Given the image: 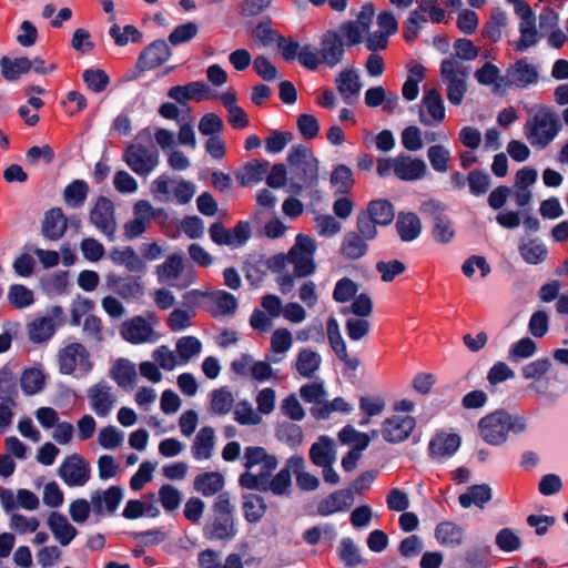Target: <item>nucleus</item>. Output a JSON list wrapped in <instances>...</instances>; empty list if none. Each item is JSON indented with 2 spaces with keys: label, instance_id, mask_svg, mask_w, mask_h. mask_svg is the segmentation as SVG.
<instances>
[{
  "label": "nucleus",
  "instance_id": "nucleus-1",
  "mask_svg": "<svg viewBox=\"0 0 568 568\" xmlns=\"http://www.w3.org/2000/svg\"><path fill=\"white\" fill-rule=\"evenodd\" d=\"M290 165L288 192L302 194L310 189L311 193L317 195L314 187L318 183V160L312 151L304 145H294L287 154Z\"/></svg>",
  "mask_w": 568,
  "mask_h": 568
},
{
  "label": "nucleus",
  "instance_id": "nucleus-2",
  "mask_svg": "<svg viewBox=\"0 0 568 568\" xmlns=\"http://www.w3.org/2000/svg\"><path fill=\"white\" fill-rule=\"evenodd\" d=\"M560 129V119L550 106L535 104L528 110L523 131L532 148L544 150L557 138Z\"/></svg>",
  "mask_w": 568,
  "mask_h": 568
},
{
  "label": "nucleus",
  "instance_id": "nucleus-3",
  "mask_svg": "<svg viewBox=\"0 0 568 568\" xmlns=\"http://www.w3.org/2000/svg\"><path fill=\"white\" fill-rule=\"evenodd\" d=\"M528 429V419L521 414H510L504 409L495 410L480 418L479 435L487 444L499 446L507 442L508 435H519Z\"/></svg>",
  "mask_w": 568,
  "mask_h": 568
},
{
  "label": "nucleus",
  "instance_id": "nucleus-4",
  "mask_svg": "<svg viewBox=\"0 0 568 568\" xmlns=\"http://www.w3.org/2000/svg\"><path fill=\"white\" fill-rule=\"evenodd\" d=\"M345 54V43L337 30L328 29L320 38V48L307 44L301 52V64L316 70L320 64L334 68L341 63Z\"/></svg>",
  "mask_w": 568,
  "mask_h": 568
},
{
  "label": "nucleus",
  "instance_id": "nucleus-5",
  "mask_svg": "<svg viewBox=\"0 0 568 568\" xmlns=\"http://www.w3.org/2000/svg\"><path fill=\"white\" fill-rule=\"evenodd\" d=\"M151 140V130L143 129L124 150L123 161L138 175L146 176L159 165L160 154Z\"/></svg>",
  "mask_w": 568,
  "mask_h": 568
},
{
  "label": "nucleus",
  "instance_id": "nucleus-6",
  "mask_svg": "<svg viewBox=\"0 0 568 568\" xmlns=\"http://www.w3.org/2000/svg\"><path fill=\"white\" fill-rule=\"evenodd\" d=\"M316 244L313 239L307 235L298 234L295 244L288 251L287 255H280L275 257V264L285 267L293 265L294 275L297 277H305L314 273V253Z\"/></svg>",
  "mask_w": 568,
  "mask_h": 568
},
{
  "label": "nucleus",
  "instance_id": "nucleus-7",
  "mask_svg": "<svg viewBox=\"0 0 568 568\" xmlns=\"http://www.w3.org/2000/svg\"><path fill=\"white\" fill-rule=\"evenodd\" d=\"M376 171L381 178L394 173L402 181H416L426 175L427 165L422 159L400 153L395 158L378 159Z\"/></svg>",
  "mask_w": 568,
  "mask_h": 568
},
{
  "label": "nucleus",
  "instance_id": "nucleus-8",
  "mask_svg": "<svg viewBox=\"0 0 568 568\" xmlns=\"http://www.w3.org/2000/svg\"><path fill=\"white\" fill-rule=\"evenodd\" d=\"M469 72L470 68L456 58H447L442 61L440 79L446 84V94L450 104L459 105L463 102Z\"/></svg>",
  "mask_w": 568,
  "mask_h": 568
},
{
  "label": "nucleus",
  "instance_id": "nucleus-9",
  "mask_svg": "<svg viewBox=\"0 0 568 568\" xmlns=\"http://www.w3.org/2000/svg\"><path fill=\"white\" fill-rule=\"evenodd\" d=\"M291 473L288 460L284 468H282L272 480L268 479L271 474H254L245 471L240 476V485L247 489H256L260 491L271 490L273 494L283 496L290 493L291 488Z\"/></svg>",
  "mask_w": 568,
  "mask_h": 568
},
{
  "label": "nucleus",
  "instance_id": "nucleus-10",
  "mask_svg": "<svg viewBox=\"0 0 568 568\" xmlns=\"http://www.w3.org/2000/svg\"><path fill=\"white\" fill-rule=\"evenodd\" d=\"M159 323L153 313L146 316H134L125 321L120 328L122 338L131 344H154L160 339V334L154 329Z\"/></svg>",
  "mask_w": 568,
  "mask_h": 568
},
{
  "label": "nucleus",
  "instance_id": "nucleus-11",
  "mask_svg": "<svg viewBox=\"0 0 568 568\" xmlns=\"http://www.w3.org/2000/svg\"><path fill=\"white\" fill-rule=\"evenodd\" d=\"M85 394L89 408L99 418L109 417L119 402L118 390L106 381L91 385Z\"/></svg>",
  "mask_w": 568,
  "mask_h": 568
},
{
  "label": "nucleus",
  "instance_id": "nucleus-12",
  "mask_svg": "<svg viewBox=\"0 0 568 568\" xmlns=\"http://www.w3.org/2000/svg\"><path fill=\"white\" fill-rule=\"evenodd\" d=\"M445 205L436 200H428L422 203L420 213L433 221L432 234L436 242L447 244L455 236V229L452 220L445 213Z\"/></svg>",
  "mask_w": 568,
  "mask_h": 568
},
{
  "label": "nucleus",
  "instance_id": "nucleus-13",
  "mask_svg": "<svg viewBox=\"0 0 568 568\" xmlns=\"http://www.w3.org/2000/svg\"><path fill=\"white\" fill-rule=\"evenodd\" d=\"M185 271L182 254H171L161 265L156 267V275L160 283H165L179 290L186 288L194 282L192 271Z\"/></svg>",
  "mask_w": 568,
  "mask_h": 568
},
{
  "label": "nucleus",
  "instance_id": "nucleus-14",
  "mask_svg": "<svg viewBox=\"0 0 568 568\" xmlns=\"http://www.w3.org/2000/svg\"><path fill=\"white\" fill-rule=\"evenodd\" d=\"M539 72L535 64L528 62L527 59H518L510 64L505 74L497 83L498 89L515 87L518 89H527L538 82Z\"/></svg>",
  "mask_w": 568,
  "mask_h": 568
},
{
  "label": "nucleus",
  "instance_id": "nucleus-15",
  "mask_svg": "<svg viewBox=\"0 0 568 568\" xmlns=\"http://www.w3.org/2000/svg\"><path fill=\"white\" fill-rule=\"evenodd\" d=\"M89 220L98 231L105 235L110 241H114L118 223L115 219L114 203L110 199L99 196L90 210Z\"/></svg>",
  "mask_w": 568,
  "mask_h": 568
},
{
  "label": "nucleus",
  "instance_id": "nucleus-16",
  "mask_svg": "<svg viewBox=\"0 0 568 568\" xmlns=\"http://www.w3.org/2000/svg\"><path fill=\"white\" fill-rule=\"evenodd\" d=\"M59 369L70 375L75 371L88 374L92 369V362L88 349L80 343H71L58 353Z\"/></svg>",
  "mask_w": 568,
  "mask_h": 568
},
{
  "label": "nucleus",
  "instance_id": "nucleus-17",
  "mask_svg": "<svg viewBox=\"0 0 568 568\" xmlns=\"http://www.w3.org/2000/svg\"><path fill=\"white\" fill-rule=\"evenodd\" d=\"M58 475L69 487L84 486L90 479V464L81 455L72 454L60 465Z\"/></svg>",
  "mask_w": 568,
  "mask_h": 568
},
{
  "label": "nucleus",
  "instance_id": "nucleus-18",
  "mask_svg": "<svg viewBox=\"0 0 568 568\" xmlns=\"http://www.w3.org/2000/svg\"><path fill=\"white\" fill-rule=\"evenodd\" d=\"M418 113L419 122L426 126H436L445 120L444 100L436 89L424 91Z\"/></svg>",
  "mask_w": 568,
  "mask_h": 568
},
{
  "label": "nucleus",
  "instance_id": "nucleus-19",
  "mask_svg": "<svg viewBox=\"0 0 568 568\" xmlns=\"http://www.w3.org/2000/svg\"><path fill=\"white\" fill-rule=\"evenodd\" d=\"M515 13L520 20V38L514 44V48L516 51L523 52L526 49L535 45L540 37L536 28V17L528 4H518Z\"/></svg>",
  "mask_w": 568,
  "mask_h": 568
},
{
  "label": "nucleus",
  "instance_id": "nucleus-20",
  "mask_svg": "<svg viewBox=\"0 0 568 568\" xmlns=\"http://www.w3.org/2000/svg\"><path fill=\"white\" fill-rule=\"evenodd\" d=\"M92 514L97 518L112 515L116 511L123 499V489L120 486H111L108 489L94 490L90 495Z\"/></svg>",
  "mask_w": 568,
  "mask_h": 568
},
{
  "label": "nucleus",
  "instance_id": "nucleus-21",
  "mask_svg": "<svg viewBox=\"0 0 568 568\" xmlns=\"http://www.w3.org/2000/svg\"><path fill=\"white\" fill-rule=\"evenodd\" d=\"M415 426L416 420L414 417L394 415L383 422L381 434L388 443H402L409 437Z\"/></svg>",
  "mask_w": 568,
  "mask_h": 568
},
{
  "label": "nucleus",
  "instance_id": "nucleus-22",
  "mask_svg": "<svg viewBox=\"0 0 568 568\" xmlns=\"http://www.w3.org/2000/svg\"><path fill=\"white\" fill-rule=\"evenodd\" d=\"M172 51L164 40H155L140 53L136 65L140 70H152L166 62Z\"/></svg>",
  "mask_w": 568,
  "mask_h": 568
},
{
  "label": "nucleus",
  "instance_id": "nucleus-23",
  "mask_svg": "<svg viewBox=\"0 0 568 568\" xmlns=\"http://www.w3.org/2000/svg\"><path fill=\"white\" fill-rule=\"evenodd\" d=\"M62 315L60 307H54L51 315L38 317L28 324V335L33 343H42L51 338L59 323L55 317Z\"/></svg>",
  "mask_w": 568,
  "mask_h": 568
},
{
  "label": "nucleus",
  "instance_id": "nucleus-24",
  "mask_svg": "<svg viewBox=\"0 0 568 568\" xmlns=\"http://www.w3.org/2000/svg\"><path fill=\"white\" fill-rule=\"evenodd\" d=\"M244 467L251 471L256 466L261 467L258 474H271L277 467V459L268 454L263 447L250 446L244 450Z\"/></svg>",
  "mask_w": 568,
  "mask_h": 568
},
{
  "label": "nucleus",
  "instance_id": "nucleus-25",
  "mask_svg": "<svg viewBox=\"0 0 568 568\" xmlns=\"http://www.w3.org/2000/svg\"><path fill=\"white\" fill-rule=\"evenodd\" d=\"M335 83L345 103L353 104L357 101L362 83L358 73L354 69H345L339 72Z\"/></svg>",
  "mask_w": 568,
  "mask_h": 568
},
{
  "label": "nucleus",
  "instance_id": "nucleus-26",
  "mask_svg": "<svg viewBox=\"0 0 568 568\" xmlns=\"http://www.w3.org/2000/svg\"><path fill=\"white\" fill-rule=\"evenodd\" d=\"M210 88L203 81L190 82L185 85L172 87L168 97L180 104H185L189 100L202 101L210 97Z\"/></svg>",
  "mask_w": 568,
  "mask_h": 568
},
{
  "label": "nucleus",
  "instance_id": "nucleus-27",
  "mask_svg": "<svg viewBox=\"0 0 568 568\" xmlns=\"http://www.w3.org/2000/svg\"><path fill=\"white\" fill-rule=\"evenodd\" d=\"M106 284L123 298L136 300L144 294V285L139 277L108 275Z\"/></svg>",
  "mask_w": 568,
  "mask_h": 568
},
{
  "label": "nucleus",
  "instance_id": "nucleus-28",
  "mask_svg": "<svg viewBox=\"0 0 568 568\" xmlns=\"http://www.w3.org/2000/svg\"><path fill=\"white\" fill-rule=\"evenodd\" d=\"M115 265L124 266L131 273H144L146 263L131 246L116 247L109 254Z\"/></svg>",
  "mask_w": 568,
  "mask_h": 568
},
{
  "label": "nucleus",
  "instance_id": "nucleus-29",
  "mask_svg": "<svg viewBox=\"0 0 568 568\" xmlns=\"http://www.w3.org/2000/svg\"><path fill=\"white\" fill-rule=\"evenodd\" d=\"M215 448V432L211 426L202 427L191 446L192 456L196 460H207Z\"/></svg>",
  "mask_w": 568,
  "mask_h": 568
},
{
  "label": "nucleus",
  "instance_id": "nucleus-30",
  "mask_svg": "<svg viewBox=\"0 0 568 568\" xmlns=\"http://www.w3.org/2000/svg\"><path fill=\"white\" fill-rule=\"evenodd\" d=\"M460 446V437L456 434L438 433L429 442V454L442 459L452 456Z\"/></svg>",
  "mask_w": 568,
  "mask_h": 568
},
{
  "label": "nucleus",
  "instance_id": "nucleus-31",
  "mask_svg": "<svg viewBox=\"0 0 568 568\" xmlns=\"http://www.w3.org/2000/svg\"><path fill=\"white\" fill-rule=\"evenodd\" d=\"M209 310L215 317L231 316L237 308V300L235 296L225 291H215L207 295Z\"/></svg>",
  "mask_w": 568,
  "mask_h": 568
},
{
  "label": "nucleus",
  "instance_id": "nucleus-32",
  "mask_svg": "<svg viewBox=\"0 0 568 568\" xmlns=\"http://www.w3.org/2000/svg\"><path fill=\"white\" fill-rule=\"evenodd\" d=\"M288 467L292 469L300 489L313 491L320 487V479L306 470L305 459L302 456L290 457Z\"/></svg>",
  "mask_w": 568,
  "mask_h": 568
},
{
  "label": "nucleus",
  "instance_id": "nucleus-33",
  "mask_svg": "<svg viewBox=\"0 0 568 568\" xmlns=\"http://www.w3.org/2000/svg\"><path fill=\"white\" fill-rule=\"evenodd\" d=\"M310 459L318 467L333 465L336 460L333 440L326 436L320 437L310 448Z\"/></svg>",
  "mask_w": 568,
  "mask_h": 568
},
{
  "label": "nucleus",
  "instance_id": "nucleus-34",
  "mask_svg": "<svg viewBox=\"0 0 568 568\" xmlns=\"http://www.w3.org/2000/svg\"><path fill=\"white\" fill-rule=\"evenodd\" d=\"M368 252V244L358 233L348 231L344 234L339 253L346 260H358Z\"/></svg>",
  "mask_w": 568,
  "mask_h": 568
},
{
  "label": "nucleus",
  "instance_id": "nucleus-35",
  "mask_svg": "<svg viewBox=\"0 0 568 568\" xmlns=\"http://www.w3.org/2000/svg\"><path fill=\"white\" fill-rule=\"evenodd\" d=\"M396 231L404 242L416 240L422 232V223L419 217L414 213L400 212L395 224Z\"/></svg>",
  "mask_w": 568,
  "mask_h": 568
},
{
  "label": "nucleus",
  "instance_id": "nucleus-36",
  "mask_svg": "<svg viewBox=\"0 0 568 568\" xmlns=\"http://www.w3.org/2000/svg\"><path fill=\"white\" fill-rule=\"evenodd\" d=\"M322 364L321 355L311 348H303L298 352L295 359V369L304 378H312L320 369Z\"/></svg>",
  "mask_w": 568,
  "mask_h": 568
},
{
  "label": "nucleus",
  "instance_id": "nucleus-37",
  "mask_svg": "<svg viewBox=\"0 0 568 568\" xmlns=\"http://www.w3.org/2000/svg\"><path fill=\"white\" fill-rule=\"evenodd\" d=\"M354 503L349 490H337L318 504L317 511L321 515H328L348 509Z\"/></svg>",
  "mask_w": 568,
  "mask_h": 568
},
{
  "label": "nucleus",
  "instance_id": "nucleus-38",
  "mask_svg": "<svg viewBox=\"0 0 568 568\" xmlns=\"http://www.w3.org/2000/svg\"><path fill=\"white\" fill-rule=\"evenodd\" d=\"M365 213L378 225H389L395 217L394 205L385 199L368 202Z\"/></svg>",
  "mask_w": 568,
  "mask_h": 568
},
{
  "label": "nucleus",
  "instance_id": "nucleus-39",
  "mask_svg": "<svg viewBox=\"0 0 568 568\" xmlns=\"http://www.w3.org/2000/svg\"><path fill=\"white\" fill-rule=\"evenodd\" d=\"M493 497L491 488L486 484L473 485L459 495L458 501L463 508L476 506L483 508Z\"/></svg>",
  "mask_w": 568,
  "mask_h": 568
},
{
  "label": "nucleus",
  "instance_id": "nucleus-40",
  "mask_svg": "<svg viewBox=\"0 0 568 568\" xmlns=\"http://www.w3.org/2000/svg\"><path fill=\"white\" fill-rule=\"evenodd\" d=\"M67 230V219L61 209H52L47 212L42 223V233L47 239L59 240Z\"/></svg>",
  "mask_w": 568,
  "mask_h": 568
},
{
  "label": "nucleus",
  "instance_id": "nucleus-41",
  "mask_svg": "<svg viewBox=\"0 0 568 568\" xmlns=\"http://www.w3.org/2000/svg\"><path fill=\"white\" fill-rule=\"evenodd\" d=\"M160 515V509L155 501H143L140 499H130L122 511V516L129 520H135L142 517L155 518Z\"/></svg>",
  "mask_w": 568,
  "mask_h": 568
},
{
  "label": "nucleus",
  "instance_id": "nucleus-42",
  "mask_svg": "<svg viewBox=\"0 0 568 568\" xmlns=\"http://www.w3.org/2000/svg\"><path fill=\"white\" fill-rule=\"evenodd\" d=\"M214 513H215V531H224L226 532L229 529L233 528V506L231 505L230 498L227 494L219 495L215 504H214Z\"/></svg>",
  "mask_w": 568,
  "mask_h": 568
},
{
  "label": "nucleus",
  "instance_id": "nucleus-43",
  "mask_svg": "<svg viewBox=\"0 0 568 568\" xmlns=\"http://www.w3.org/2000/svg\"><path fill=\"white\" fill-rule=\"evenodd\" d=\"M224 487V477L217 471L199 474L194 478V489L205 497L217 494Z\"/></svg>",
  "mask_w": 568,
  "mask_h": 568
},
{
  "label": "nucleus",
  "instance_id": "nucleus-44",
  "mask_svg": "<svg viewBox=\"0 0 568 568\" xmlns=\"http://www.w3.org/2000/svg\"><path fill=\"white\" fill-rule=\"evenodd\" d=\"M118 386L125 388L134 384L136 379L135 365L125 358L118 359L109 373Z\"/></svg>",
  "mask_w": 568,
  "mask_h": 568
},
{
  "label": "nucleus",
  "instance_id": "nucleus-45",
  "mask_svg": "<svg viewBox=\"0 0 568 568\" xmlns=\"http://www.w3.org/2000/svg\"><path fill=\"white\" fill-rule=\"evenodd\" d=\"M1 74L7 81H14L21 74L28 73L32 68V62L26 57L10 59L2 57L0 60Z\"/></svg>",
  "mask_w": 568,
  "mask_h": 568
},
{
  "label": "nucleus",
  "instance_id": "nucleus-46",
  "mask_svg": "<svg viewBox=\"0 0 568 568\" xmlns=\"http://www.w3.org/2000/svg\"><path fill=\"white\" fill-rule=\"evenodd\" d=\"M267 165V162L251 161L236 173V179L243 186L254 185L264 179Z\"/></svg>",
  "mask_w": 568,
  "mask_h": 568
},
{
  "label": "nucleus",
  "instance_id": "nucleus-47",
  "mask_svg": "<svg viewBox=\"0 0 568 568\" xmlns=\"http://www.w3.org/2000/svg\"><path fill=\"white\" fill-rule=\"evenodd\" d=\"M518 250L523 260L531 265L542 263L548 255L546 245L536 239L523 242Z\"/></svg>",
  "mask_w": 568,
  "mask_h": 568
},
{
  "label": "nucleus",
  "instance_id": "nucleus-48",
  "mask_svg": "<svg viewBox=\"0 0 568 568\" xmlns=\"http://www.w3.org/2000/svg\"><path fill=\"white\" fill-rule=\"evenodd\" d=\"M89 194V185L83 180H74L63 191V200L68 206L81 207Z\"/></svg>",
  "mask_w": 568,
  "mask_h": 568
},
{
  "label": "nucleus",
  "instance_id": "nucleus-49",
  "mask_svg": "<svg viewBox=\"0 0 568 568\" xmlns=\"http://www.w3.org/2000/svg\"><path fill=\"white\" fill-rule=\"evenodd\" d=\"M337 555L339 560L344 564V566L348 568H355L359 565L365 564L363 559L359 548L354 544L351 538H344L338 548Z\"/></svg>",
  "mask_w": 568,
  "mask_h": 568
},
{
  "label": "nucleus",
  "instance_id": "nucleus-50",
  "mask_svg": "<svg viewBox=\"0 0 568 568\" xmlns=\"http://www.w3.org/2000/svg\"><path fill=\"white\" fill-rule=\"evenodd\" d=\"M422 3L414 9L403 24V36L407 42H413L418 37L419 29L427 22L426 12L420 11Z\"/></svg>",
  "mask_w": 568,
  "mask_h": 568
},
{
  "label": "nucleus",
  "instance_id": "nucleus-51",
  "mask_svg": "<svg viewBox=\"0 0 568 568\" xmlns=\"http://www.w3.org/2000/svg\"><path fill=\"white\" fill-rule=\"evenodd\" d=\"M45 384V375L38 368L26 369L20 378V386L28 396L40 393Z\"/></svg>",
  "mask_w": 568,
  "mask_h": 568
},
{
  "label": "nucleus",
  "instance_id": "nucleus-52",
  "mask_svg": "<svg viewBox=\"0 0 568 568\" xmlns=\"http://www.w3.org/2000/svg\"><path fill=\"white\" fill-rule=\"evenodd\" d=\"M202 351V343L195 336H183L176 342V353L181 364H186Z\"/></svg>",
  "mask_w": 568,
  "mask_h": 568
},
{
  "label": "nucleus",
  "instance_id": "nucleus-53",
  "mask_svg": "<svg viewBox=\"0 0 568 568\" xmlns=\"http://www.w3.org/2000/svg\"><path fill=\"white\" fill-rule=\"evenodd\" d=\"M425 77V68L422 64H415L409 70V75L403 84L402 93L407 101H413L418 97L419 82Z\"/></svg>",
  "mask_w": 568,
  "mask_h": 568
},
{
  "label": "nucleus",
  "instance_id": "nucleus-54",
  "mask_svg": "<svg viewBox=\"0 0 568 568\" xmlns=\"http://www.w3.org/2000/svg\"><path fill=\"white\" fill-rule=\"evenodd\" d=\"M175 180H172L169 175L162 174L158 176L151 184V193L154 199L161 203H168L173 201V185Z\"/></svg>",
  "mask_w": 568,
  "mask_h": 568
},
{
  "label": "nucleus",
  "instance_id": "nucleus-55",
  "mask_svg": "<svg viewBox=\"0 0 568 568\" xmlns=\"http://www.w3.org/2000/svg\"><path fill=\"white\" fill-rule=\"evenodd\" d=\"M234 419L241 425H258L262 423V416L255 410L248 400H241L235 405Z\"/></svg>",
  "mask_w": 568,
  "mask_h": 568
},
{
  "label": "nucleus",
  "instance_id": "nucleus-56",
  "mask_svg": "<svg viewBox=\"0 0 568 568\" xmlns=\"http://www.w3.org/2000/svg\"><path fill=\"white\" fill-rule=\"evenodd\" d=\"M234 405V397L226 388L214 389L211 394V410L216 415H226Z\"/></svg>",
  "mask_w": 568,
  "mask_h": 568
},
{
  "label": "nucleus",
  "instance_id": "nucleus-57",
  "mask_svg": "<svg viewBox=\"0 0 568 568\" xmlns=\"http://www.w3.org/2000/svg\"><path fill=\"white\" fill-rule=\"evenodd\" d=\"M8 301L16 308H26L33 304L34 295L27 286L13 284L9 287Z\"/></svg>",
  "mask_w": 568,
  "mask_h": 568
},
{
  "label": "nucleus",
  "instance_id": "nucleus-58",
  "mask_svg": "<svg viewBox=\"0 0 568 568\" xmlns=\"http://www.w3.org/2000/svg\"><path fill=\"white\" fill-rule=\"evenodd\" d=\"M243 510L246 520L250 523L260 520L265 513L263 498L254 494L245 495L243 501Z\"/></svg>",
  "mask_w": 568,
  "mask_h": 568
},
{
  "label": "nucleus",
  "instance_id": "nucleus-59",
  "mask_svg": "<svg viewBox=\"0 0 568 568\" xmlns=\"http://www.w3.org/2000/svg\"><path fill=\"white\" fill-rule=\"evenodd\" d=\"M124 434L115 426H104L99 430L98 443L104 449H115L123 444Z\"/></svg>",
  "mask_w": 568,
  "mask_h": 568
},
{
  "label": "nucleus",
  "instance_id": "nucleus-60",
  "mask_svg": "<svg viewBox=\"0 0 568 568\" xmlns=\"http://www.w3.org/2000/svg\"><path fill=\"white\" fill-rule=\"evenodd\" d=\"M427 158L432 168L439 173H445L448 170V162L450 160V152L443 145H432L427 151Z\"/></svg>",
  "mask_w": 568,
  "mask_h": 568
},
{
  "label": "nucleus",
  "instance_id": "nucleus-61",
  "mask_svg": "<svg viewBox=\"0 0 568 568\" xmlns=\"http://www.w3.org/2000/svg\"><path fill=\"white\" fill-rule=\"evenodd\" d=\"M372 312H373L372 298L365 293L355 296L351 306H346L341 310V313L344 315L352 313L359 318L368 317L372 314Z\"/></svg>",
  "mask_w": 568,
  "mask_h": 568
},
{
  "label": "nucleus",
  "instance_id": "nucleus-62",
  "mask_svg": "<svg viewBox=\"0 0 568 568\" xmlns=\"http://www.w3.org/2000/svg\"><path fill=\"white\" fill-rule=\"evenodd\" d=\"M508 23V17L505 11L500 9L494 10L489 22L486 26V37L493 41L497 42L501 39V30Z\"/></svg>",
  "mask_w": 568,
  "mask_h": 568
},
{
  "label": "nucleus",
  "instance_id": "nucleus-63",
  "mask_svg": "<svg viewBox=\"0 0 568 568\" xmlns=\"http://www.w3.org/2000/svg\"><path fill=\"white\" fill-rule=\"evenodd\" d=\"M338 32L345 37L344 43L348 47L359 44L364 39V34L368 33V31L353 20L341 23Z\"/></svg>",
  "mask_w": 568,
  "mask_h": 568
},
{
  "label": "nucleus",
  "instance_id": "nucleus-64",
  "mask_svg": "<svg viewBox=\"0 0 568 568\" xmlns=\"http://www.w3.org/2000/svg\"><path fill=\"white\" fill-rule=\"evenodd\" d=\"M358 285L349 277H343L335 284L333 298L337 303H346L356 296Z\"/></svg>",
  "mask_w": 568,
  "mask_h": 568
}]
</instances>
